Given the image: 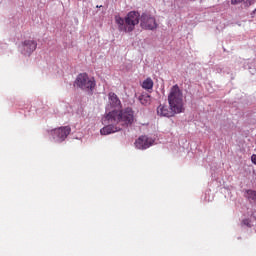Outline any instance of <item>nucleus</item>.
<instances>
[{
	"label": "nucleus",
	"mask_w": 256,
	"mask_h": 256,
	"mask_svg": "<svg viewBox=\"0 0 256 256\" xmlns=\"http://www.w3.org/2000/svg\"><path fill=\"white\" fill-rule=\"evenodd\" d=\"M168 104H160L157 107V115L159 117H175L181 113H185V102L183 101V90L179 85L175 84L171 87L168 94Z\"/></svg>",
	"instance_id": "obj_1"
},
{
	"label": "nucleus",
	"mask_w": 256,
	"mask_h": 256,
	"mask_svg": "<svg viewBox=\"0 0 256 256\" xmlns=\"http://www.w3.org/2000/svg\"><path fill=\"white\" fill-rule=\"evenodd\" d=\"M141 14L138 11H130L125 19L119 15L115 16V23L120 33H131L135 30V26L139 25Z\"/></svg>",
	"instance_id": "obj_2"
},
{
	"label": "nucleus",
	"mask_w": 256,
	"mask_h": 256,
	"mask_svg": "<svg viewBox=\"0 0 256 256\" xmlns=\"http://www.w3.org/2000/svg\"><path fill=\"white\" fill-rule=\"evenodd\" d=\"M110 116L108 118L111 121H115L119 127H131L135 123V110L131 107H126L121 110L109 111Z\"/></svg>",
	"instance_id": "obj_3"
},
{
	"label": "nucleus",
	"mask_w": 256,
	"mask_h": 256,
	"mask_svg": "<svg viewBox=\"0 0 256 256\" xmlns=\"http://www.w3.org/2000/svg\"><path fill=\"white\" fill-rule=\"evenodd\" d=\"M96 85L97 83L95 82V78H89L87 73L78 74L74 82L75 87H78V89H81V91H84L88 95L93 94V90L95 89Z\"/></svg>",
	"instance_id": "obj_4"
},
{
	"label": "nucleus",
	"mask_w": 256,
	"mask_h": 256,
	"mask_svg": "<svg viewBox=\"0 0 256 256\" xmlns=\"http://www.w3.org/2000/svg\"><path fill=\"white\" fill-rule=\"evenodd\" d=\"M110 112L105 113L102 117L103 128L100 129V135H112L113 133H119L121 131V126L116 121L111 120Z\"/></svg>",
	"instance_id": "obj_5"
},
{
	"label": "nucleus",
	"mask_w": 256,
	"mask_h": 256,
	"mask_svg": "<svg viewBox=\"0 0 256 256\" xmlns=\"http://www.w3.org/2000/svg\"><path fill=\"white\" fill-rule=\"evenodd\" d=\"M48 133L50 141H53V143H63L71 133V127L62 126L60 128L52 129L48 131Z\"/></svg>",
	"instance_id": "obj_6"
},
{
	"label": "nucleus",
	"mask_w": 256,
	"mask_h": 256,
	"mask_svg": "<svg viewBox=\"0 0 256 256\" xmlns=\"http://www.w3.org/2000/svg\"><path fill=\"white\" fill-rule=\"evenodd\" d=\"M140 27L146 31H155L159 24H157V19L149 13H142L140 16Z\"/></svg>",
	"instance_id": "obj_7"
},
{
	"label": "nucleus",
	"mask_w": 256,
	"mask_h": 256,
	"mask_svg": "<svg viewBox=\"0 0 256 256\" xmlns=\"http://www.w3.org/2000/svg\"><path fill=\"white\" fill-rule=\"evenodd\" d=\"M37 49V41L34 39H26L18 45V51L24 57H31V54Z\"/></svg>",
	"instance_id": "obj_8"
},
{
	"label": "nucleus",
	"mask_w": 256,
	"mask_h": 256,
	"mask_svg": "<svg viewBox=\"0 0 256 256\" xmlns=\"http://www.w3.org/2000/svg\"><path fill=\"white\" fill-rule=\"evenodd\" d=\"M108 101L110 105L106 107V113H109V111L121 110V100L119 99L117 94H115L114 92H110L108 94Z\"/></svg>",
	"instance_id": "obj_9"
},
{
	"label": "nucleus",
	"mask_w": 256,
	"mask_h": 256,
	"mask_svg": "<svg viewBox=\"0 0 256 256\" xmlns=\"http://www.w3.org/2000/svg\"><path fill=\"white\" fill-rule=\"evenodd\" d=\"M153 143H155V140L152 138H149L147 136H140L134 143L136 149H140L141 151H145V149H149V147H152Z\"/></svg>",
	"instance_id": "obj_10"
},
{
	"label": "nucleus",
	"mask_w": 256,
	"mask_h": 256,
	"mask_svg": "<svg viewBox=\"0 0 256 256\" xmlns=\"http://www.w3.org/2000/svg\"><path fill=\"white\" fill-rule=\"evenodd\" d=\"M245 197L252 205H256V191L255 190H246Z\"/></svg>",
	"instance_id": "obj_11"
},
{
	"label": "nucleus",
	"mask_w": 256,
	"mask_h": 256,
	"mask_svg": "<svg viewBox=\"0 0 256 256\" xmlns=\"http://www.w3.org/2000/svg\"><path fill=\"white\" fill-rule=\"evenodd\" d=\"M138 101L141 103V105H144V107H147V105H151V95L147 93L141 94L138 97Z\"/></svg>",
	"instance_id": "obj_12"
},
{
	"label": "nucleus",
	"mask_w": 256,
	"mask_h": 256,
	"mask_svg": "<svg viewBox=\"0 0 256 256\" xmlns=\"http://www.w3.org/2000/svg\"><path fill=\"white\" fill-rule=\"evenodd\" d=\"M142 88L145 89L146 91L153 90V79L151 78L145 79L142 83Z\"/></svg>",
	"instance_id": "obj_13"
},
{
	"label": "nucleus",
	"mask_w": 256,
	"mask_h": 256,
	"mask_svg": "<svg viewBox=\"0 0 256 256\" xmlns=\"http://www.w3.org/2000/svg\"><path fill=\"white\" fill-rule=\"evenodd\" d=\"M241 227H248V228H251V227H253V222H252L251 219H249V218L244 219V220H242V222H241Z\"/></svg>",
	"instance_id": "obj_14"
},
{
	"label": "nucleus",
	"mask_w": 256,
	"mask_h": 256,
	"mask_svg": "<svg viewBox=\"0 0 256 256\" xmlns=\"http://www.w3.org/2000/svg\"><path fill=\"white\" fill-rule=\"evenodd\" d=\"M214 71H215V73H223V66H221V65H216V66L214 67Z\"/></svg>",
	"instance_id": "obj_15"
},
{
	"label": "nucleus",
	"mask_w": 256,
	"mask_h": 256,
	"mask_svg": "<svg viewBox=\"0 0 256 256\" xmlns=\"http://www.w3.org/2000/svg\"><path fill=\"white\" fill-rule=\"evenodd\" d=\"M244 5L245 7H251V5H255V0H246Z\"/></svg>",
	"instance_id": "obj_16"
},
{
	"label": "nucleus",
	"mask_w": 256,
	"mask_h": 256,
	"mask_svg": "<svg viewBox=\"0 0 256 256\" xmlns=\"http://www.w3.org/2000/svg\"><path fill=\"white\" fill-rule=\"evenodd\" d=\"M248 69H250V70L254 69V71H256V59H254L252 62H250Z\"/></svg>",
	"instance_id": "obj_17"
},
{
	"label": "nucleus",
	"mask_w": 256,
	"mask_h": 256,
	"mask_svg": "<svg viewBox=\"0 0 256 256\" xmlns=\"http://www.w3.org/2000/svg\"><path fill=\"white\" fill-rule=\"evenodd\" d=\"M243 0H231L232 5H238V3H242Z\"/></svg>",
	"instance_id": "obj_18"
},
{
	"label": "nucleus",
	"mask_w": 256,
	"mask_h": 256,
	"mask_svg": "<svg viewBox=\"0 0 256 256\" xmlns=\"http://www.w3.org/2000/svg\"><path fill=\"white\" fill-rule=\"evenodd\" d=\"M251 161H252V163H253L254 165H256V154H253V155L251 156Z\"/></svg>",
	"instance_id": "obj_19"
},
{
	"label": "nucleus",
	"mask_w": 256,
	"mask_h": 256,
	"mask_svg": "<svg viewBox=\"0 0 256 256\" xmlns=\"http://www.w3.org/2000/svg\"><path fill=\"white\" fill-rule=\"evenodd\" d=\"M250 73L253 75L255 73V71H250Z\"/></svg>",
	"instance_id": "obj_20"
},
{
	"label": "nucleus",
	"mask_w": 256,
	"mask_h": 256,
	"mask_svg": "<svg viewBox=\"0 0 256 256\" xmlns=\"http://www.w3.org/2000/svg\"><path fill=\"white\" fill-rule=\"evenodd\" d=\"M253 13H256V9L253 11Z\"/></svg>",
	"instance_id": "obj_21"
}]
</instances>
